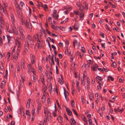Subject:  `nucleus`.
<instances>
[{"label":"nucleus","instance_id":"f257e3e1","mask_svg":"<svg viewBox=\"0 0 125 125\" xmlns=\"http://www.w3.org/2000/svg\"><path fill=\"white\" fill-rule=\"evenodd\" d=\"M26 40L27 43L30 44L31 46L32 47L33 46V41H32V38L29 35H27Z\"/></svg>","mask_w":125,"mask_h":125},{"label":"nucleus","instance_id":"f03ea898","mask_svg":"<svg viewBox=\"0 0 125 125\" xmlns=\"http://www.w3.org/2000/svg\"><path fill=\"white\" fill-rule=\"evenodd\" d=\"M15 6L16 8V10L17 15H18L21 16V15L20 14V12L21 11V10L20 7L19 5H18L17 2H16L15 4Z\"/></svg>","mask_w":125,"mask_h":125},{"label":"nucleus","instance_id":"7ed1b4c3","mask_svg":"<svg viewBox=\"0 0 125 125\" xmlns=\"http://www.w3.org/2000/svg\"><path fill=\"white\" fill-rule=\"evenodd\" d=\"M96 78L99 84L101 85L102 83V80L103 79L101 77L98 76L96 77Z\"/></svg>","mask_w":125,"mask_h":125},{"label":"nucleus","instance_id":"20e7f679","mask_svg":"<svg viewBox=\"0 0 125 125\" xmlns=\"http://www.w3.org/2000/svg\"><path fill=\"white\" fill-rule=\"evenodd\" d=\"M12 30L14 33L16 35H18L19 34L15 26H14L12 27Z\"/></svg>","mask_w":125,"mask_h":125},{"label":"nucleus","instance_id":"39448f33","mask_svg":"<svg viewBox=\"0 0 125 125\" xmlns=\"http://www.w3.org/2000/svg\"><path fill=\"white\" fill-rule=\"evenodd\" d=\"M66 111L68 115L69 116L71 115H72V113L71 111L69 109L67 108H66Z\"/></svg>","mask_w":125,"mask_h":125},{"label":"nucleus","instance_id":"423d86ee","mask_svg":"<svg viewBox=\"0 0 125 125\" xmlns=\"http://www.w3.org/2000/svg\"><path fill=\"white\" fill-rule=\"evenodd\" d=\"M31 23L30 19L29 18H27L26 19L25 23H24V24L25 25L26 27L27 26V25Z\"/></svg>","mask_w":125,"mask_h":125},{"label":"nucleus","instance_id":"0eeeda50","mask_svg":"<svg viewBox=\"0 0 125 125\" xmlns=\"http://www.w3.org/2000/svg\"><path fill=\"white\" fill-rule=\"evenodd\" d=\"M25 61L24 60H23L21 62V67L22 70L25 69Z\"/></svg>","mask_w":125,"mask_h":125},{"label":"nucleus","instance_id":"6e6552de","mask_svg":"<svg viewBox=\"0 0 125 125\" xmlns=\"http://www.w3.org/2000/svg\"><path fill=\"white\" fill-rule=\"evenodd\" d=\"M7 37V38L8 40V44L9 45L10 44V42L11 40V37L9 35H6Z\"/></svg>","mask_w":125,"mask_h":125},{"label":"nucleus","instance_id":"1a4fd4ad","mask_svg":"<svg viewBox=\"0 0 125 125\" xmlns=\"http://www.w3.org/2000/svg\"><path fill=\"white\" fill-rule=\"evenodd\" d=\"M61 77H62V75H61ZM62 80L60 78L58 80V82L61 84H62L63 83V79L62 78Z\"/></svg>","mask_w":125,"mask_h":125},{"label":"nucleus","instance_id":"9d476101","mask_svg":"<svg viewBox=\"0 0 125 125\" xmlns=\"http://www.w3.org/2000/svg\"><path fill=\"white\" fill-rule=\"evenodd\" d=\"M35 58L34 55H32V59L31 60V63L33 64L34 63Z\"/></svg>","mask_w":125,"mask_h":125},{"label":"nucleus","instance_id":"9b49d317","mask_svg":"<svg viewBox=\"0 0 125 125\" xmlns=\"http://www.w3.org/2000/svg\"><path fill=\"white\" fill-rule=\"evenodd\" d=\"M29 44H27L26 43L24 45V47L26 50H28L29 49Z\"/></svg>","mask_w":125,"mask_h":125},{"label":"nucleus","instance_id":"f8f14e48","mask_svg":"<svg viewBox=\"0 0 125 125\" xmlns=\"http://www.w3.org/2000/svg\"><path fill=\"white\" fill-rule=\"evenodd\" d=\"M55 61L57 63V65L59 66V60L58 58H56V57H55Z\"/></svg>","mask_w":125,"mask_h":125},{"label":"nucleus","instance_id":"ddd939ff","mask_svg":"<svg viewBox=\"0 0 125 125\" xmlns=\"http://www.w3.org/2000/svg\"><path fill=\"white\" fill-rule=\"evenodd\" d=\"M71 120L72 121V122H71V124H72V123H73L74 125H76V122L75 121V120L73 118H71Z\"/></svg>","mask_w":125,"mask_h":125},{"label":"nucleus","instance_id":"4468645a","mask_svg":"<svg viewBox=\"0 0 125 125\" xmlns=\"http://www.w3.org/2000/svg\"><path fill=\"white\" fill-rule=\"evenodd\" d=\"M71 104V105L72 107L73 108L75 107V106L74 105V102L73 100V99L72 100Z\"/></svg>","mask_w":125,"mask_h":125},{"label":"nucleus","instance_id":"2eb2a0df","mask_svg":"<svg viewBox=\"0 0 125 125\" xmlns=\"http://www.w3.org/2000/svg\"><path fill=\"white\" fill-rule=\"evenodd\" d=\"M0 23L1 24H4V22L3 21V20L2 17H0Z\"/></svg>","mask_w":125,"mask_h":125},{"label":"nucleus","instance_id":"dca6fc26","mask_svg":"<svg viewBox=\"0 0 125 125\" xmlns=\"http://www.w3.org/2000/svg\"><path fill=\"white\" fill-rule=\"evenodd\" d=\"M116 63L115 62H114L112 64L111 66L114 68H115L116 67Z\"/></svg>","mask_w":125,"mask_h":125},{"label":"nucleus","instance_id":"f3484780","mask_svg":"<svg viewBox=\"0 0 125 125\" xmlns=\"http://www.w3.org/2000/svg\"><path fill=\"white\" fill-rule=\"evenodd\" d=\"M38 69L39 70V73H41L42 71V67L40 66H38Z\"/></svg>","mask_w":125,"mask_h":125},{"label":"nucleus","instance_id":"a211bd4d","mask_svg":"<svg viewBox=\"0 0 125 125\" xmlns=\"http://www.w3.org/2000/svg\"><path fill=\"white\" fill-rule=\"evenodd\" d=\"M33 82L35 83L36 82L37 79L35 77V76L34 75H33Z\"/></svg>","mask_w":125,"mask_h":125},{"label":"nucleus","instance_id":"6ab92c4d","mask_svg":"<svg viewBox=\"0 0 125 125\" xmlns=\"http://www.w3.org/2000/svg\"><path fill=\"white\" fill-rule=\"evenodd\" d=\"M84 67H85L87 69H89L90 67V65L89 63H87L84 66Z\"/></svg>","mask_w":125,"mask_h":125},{"label":"nucleus","instance_id":"aec40b11","mask_svg":"<svg viewBox=\"0 0 125 125\" xmlns=\"http://www.w3.org/2000/svg\"><path fill=\"white\" fill-rule=\"evenodd\" d=\"M68 18H67L64 20H63L62 21H61V22L60 23L62 24L64 22V21L65 22H66L68 21Z\"/></svg>","mask_w":125,"mask_h":125},{"label":"nucleus","instance_id":"412c9836","mask_svg":"<svg viewBox=\"0 0 125 125\" xmlns=\"http://www.w3.org/2000/svg\"><path fill=\"white\" fill-rule=\"evenodd\" d=\"M42 27V26H41ZM40 32L42 33H44V32H45V30L42 27V29L41 30H40Z\"/></svg>","mask_w":125,"mask_h":125},{"label":"nucleus","instance_id":"4be33fe9","mask_svg":"<svg viewBox=\"0 0 125 125\" xmlns=\"http://www.w3.org/2000/svg\"><path fill=\"white\" fill-rule=\"evenodd\" d=\"M79 7V10L81 12L83 10V9H84L82 5L80 7Z\"/></svg>","mask_w":125,"mask_h":125},{"label":"nucleus","instance_id":"5701e85b","mask_svg":"<svg viewBox=\"0 0 125 125\" xmlns=\"http://www.w3.org/2000/svg\"><path fill=\"white\" fill-rule=\"evenodd\" d=\"M41 80L42 83L43 84V85H45V84L44 78V76H43V78H42L41 79Z\"/></svg>","mask_w":125,"mask_h":125},{"label":"nucleus","instance_id":"b1692460","mask_svg":"<svg viewBox=\"0 0 125 125\" xmlns=\"http://www.w3.org/2000/svg\"><path fill=\"white\" fill-rule=\"evenodd\" d=\"M84 14H82V15L81 14L79 15V17L80 19L81 20H83V18L82 19V18L84 17Z\"/></svg>","mask_w":125,"mask_h":125},{"label":"nucleus","instance_id":"393cba45","mask_svg":"<svg viewBox=\"0 0 125 125\" xmlns=\"http://www.w3.org/2000/svg\"><path fill=\"white\" fill-rule=\"evenodd\" d=\"M26 115L31 116V114H30V111L28 110H26Z\"/></svg>","mask_w":125,"mask_h":125},{"label":"nucleus","instance_id":"a878e982","mask_svg":"<svg viewBox=\"0 0 125 125\" xmlns=\"http://www.w3.org/2000/svg\"><path fill=\"white\" fill-rule=\"evenodd\" d=\"M20 32V34L23 33V30H22V28L21 27H19Z\"/></svg>","mask_w":125,"mask_h":125},{"label":"nucleus","instance_id":"bb28decb","mask_svg":"<svg viewBox=\"0 0 125 125\" xmlns=\"http://www.w3.org/2000/svg\"><path fill=\"white\" fill-rule=\"evenodd\" d=\"M98 94L97 93H95V97H97L96 99L95 100V101H97V100H98V99L99 97H98Z\"/></svg>","mask_w":125,"mask_h":125},{"label":"nucleus","instance_id":"cd10ccee","mask_svg":"<svg viewBox=\"0 0 125 125\" xmlns=\"http://www.w3.org/2000/svg\"><path fill=\"white\" fill-rule=\"evenodd\" d=\"M3 45V42L2 38L0 37V45L2 46Z\"/></svg>","mask_w":125,"mask_h":125},{"label":"nucleus","instance_id":"c85d7f7f","mask_svg":"<svg viewBox=\"0 0 125 125\" xmlns=\"http://www.w3.org/2000/svg\"><path fill=\"white\" fill-rule=\"evenodd\" d=\"M66 95H65V94H64V95L65 96V98L66 99V100H67L66 99V97L68 96L69 95V93L67 91H66Z\"/></svg>","mask_w":125,"mask_h":125},{"label":"nucleus","instance_id":"c756f323","mask_svg":"<svg viewBox=\"0 0 125 125\" xmlns=\"http://www.w3.org/2000/svg\"><path fill=\"white\" fill-rule=\"evenodd\" d=\"M76 5L78 7H80L82 5L81 4L79 1H78L76 3Z\"/></svg>","mask_w":125,"mask_h":125},{"label":"nucleus","instance_id":"7c9ffc66","mask_svg":"<svg viewBox=\"0 0 125 125\" xmlns=\"http://www.w3.org/2000/svg\"><path fill=\"white\" fill-rule=\"evenodd\" d=\"M72 110L73 111V112H74V114L77 116H78V114L77 112L75 110L73 109L72 108Z\"/></svg>","mask_w":125,"mask_h":125},{"label":"nucleus","instance_id":"2f4dec72","mask_svg":"<svg viewBox=\"0 0 125 125\" xmlns=\"http://www.w3.org/2000/svg\"><path fill=\"white\" fill-rule=\"evenodd\" d=\"M0 10H2L3 12V11H4V8L2 6H0Z\"/></svg>","mask_w":125,"mask_h":125},{"label":"nucleus","instance_id":"473e14b6","mask_svg":"<svg viewBox=\"0 0 125 125\" xmlns=\"http://www.w3.org/2000/svg\"><path fill=\"white\" fill-rule=\"evenodd\" d=\"M73 46L74 48H75V43H76V44L77 43V41L76 40H74L73 41Z\"/></svg>","mask_w":125,"mask_h":125},{"label":"nucleus","instance_id":"72a5a7b5","mask_svg":"<svg viewBox=\"0 0 125 125\" xmlns=\"http://www.w3.org/2000/svg\"><path fill=\"white\" fill-rule=\"evenodd\" d=\"M81 50L83 52H85V49L83 47H81Z\"/></svg>","mask_w":125,"mask_h":125},{"label":"nucleus","instance_id":"f704fd0d","mask_svg":"<svg viewBox=\"0 0 125 125\" xmlns=\"http://www.w3.org/2000/svg\"><path fill=\"white\" fill-rule=\"evenodd\" d=\"M79 12L78 11H76L75 10L73 11V13L75 14L76 15H79Z\"/></svg>","mask_w":125,"mask_h":125},{"label":"nucleus","instance_id":"c9c22d12","mask_svg":"<svg viewBox=\"0 0 125 125\" xmlns=\"http://www.w3.org/2000/svg\"><path fill=\"white\" fill-rule=\"evenodd\" d=\"M33 37L35 39H36L38 37V34H36L34 35Z\"/></svg>","mask_w":125,"mask_h":125},{"label":"nucleus","instance_id":"e433bc0d","mask_svg":"<svg viewBox=\"0 0 125 125\" xmlns=\"http://www.w3.org/2000/svg\"><path fill=\"white\" fill-rule=\"evenodd\" d=\"M89 120V124L90 125H92L93 124L92 121L91 119H88Z\"/></svg>","mask_w":125,"mask_h":125},{"label":"nucleus","instance_id":"4c0bfd02","mask_svg":"<svg viewBox=\"0 0 125 125\" xmlns=\"http://www.w3.org/2000/svg\"><path fill=\"white\" fill-rule=\"evenodd\" d=\"M41 105L40 104H39L37 106V109L40 110V109H41Z\"/></svg>","mask_w":125,"mask_h":125},{"label":"nucleus","instance_id":"58836bf2","mask_svg":"<svg viewBox=\"0 0 125 125\" xmlns=\"http://www.w3.org/2000/svg\"><path fill=\"white\" fill-rule=\"evenodd\" d=\"M35 111V109L34 108H33L32 109V110L31 111V112L32 113V114L33 115H34V113Z\"/></svg>","mask_w":125,"mask_h":125},{"label":"nucleus","instance_id":"ea45409f","mask_svg":"<svg viewBox=\"0 0 125 125\" xmlns=\"http://www.w3.org/2000/svg\"><path fill=\"white\" fill-rule=\"evenodd\" d=\"M99 35L100 36H101L103 38L104 37V34L103 33H102L101 32L99 34Z\"/></svg>","mask_w":125,"mask_h":125},{"label":"nucleus","instance_id":"a19ab883","mask_svg":"<svg viewBox=\"0 0 125 125\" xmlns=\"http://www.w3.org/2000/svg\"><path fill=\"white\" fill-rule=\"evenodd\" d=\"M108 78H110L111 80L112 81H113L114 80V78L113 77H112L111 76H108Z\"/></svg>","mask_w":125,"mask_h":125},{"label":"nucleus","instance_id":"79ce46f5","mask_svg":"<svg viewBox=\"0 0 125 125\" xmlns=\"http://www.w3.org/2000/svg\"><path fill=\"white\" fill-rule=\"evenodd\" d=\"M73 28L75 30H77L78 29V28L74 25V26H73Z\"/></svg>","mask_w":125,"mask_h":125},{"label":"nucleus","instance_id":"37998d69","mask_svg":"<svg viewBox=\"0 0 125 125\" xmlns=\"http://www.w3.org/2000/svg\"><path fill=\"white\" fill-rule=\"evenodd\" d=\"M42 101L43 103H44L46 99L45 97H42Z\"/></svg>","mask_w":125,"mask_h":125},{"label":"nucleus","instance_id":"c03bdc74","mask_svg":"<svg viewBox=\"0 0 125 125\" xmlns=\"http://www.w3.org/2000/svg\"><path fill=\"white\" fill-rule=\"evenodd\" d=\"M3 4V5L4 6L5 8H6L7 6V3H5L3 1L2 2Z\"/></svg>","mask_w":125,"mask_h":125},{"label":"nucleus","instance_id":"a18cd8bd","mask_svg":"<svg viewBox=\"0 0 125 125\" xmlns=\"http://www.w3.org/2000/svg\"><path fill=\"white\" fill-rule=\"evenodd\" d=\"M12 16H11V21L12 22H14L15 21V19L13 16V15Z\"/></svg>","mask_w":125,"mask_h":125},{"label":"nucleus","instance_id":"49530a36","mask_svg":"<svg viewBox=\"0 0 125 125\" xmlns=\"http://www.w3.org/2000/svg\"><path fill=\"white\" fill-rule=\"evenodd\" d=\"M16 66H17V71H20V67L19 66V64H18Z\"/></svg>","mask_w":125,"mask_h":125},{"label":"nucleus","instance_id":"de8ad7c7","mask_svg":"<svg viewBox=\"0 0 125 125\" xmlns=\"http://www.w3.org/2000/svg\"><path fill=\"white\" fill-rule=\"evenodd\" d=\"M58 117L60 118V119L61 120V121L62 122L63 120V118L60 115L58 116Z\"/></svg>","mask_w":125,"mask_h":125},{"label":"nucleus","instance_id":"09e8293b","mask_svg":"<svg viewBox=\"0 0 125 125\" xmlns=\"http://www.w3.org/2000/svg\"><path fill=\"white\" fill-rule=\"evenodd\" d=\"M83 120L85 122H87V120L86 117L84 116L83 118Z\"/></svg>","mask_w":125,"mask_h":125},{"label":"nucleus","instance_id":"8fccbe9b","mask_svg":"<svg viewBox=\"0 0 125 125\" xmlns=\"http://www.w3.org/2000/svg\"><path fill=\"white\" fill-rule=\"evenodd\" d=\"M21 22H22V25H23L24 23H25L24 22V20L23 18L21 17Z\"/></svg>","mask_w":125,"mask_h":125},{"label":"nucleus","instance_id":"3c124183","mask_svg":"<svg viewBox=\"0 0 125 125\" xmlns=\"http://www.w3.org/2000/svg\"><path fill=\"white\" fill-rule=\"evenodd\" d=\"M46 31L47 33L49 35H50L51 34V33L48 30H46Z\"/></svg>","mask_w":125,"mask_h":125},{"label":"nucleus","instance_id":"603ef678","mask_svg":"<svg viewBox=\"0 0 125 125\" xmlns=\"http://www.w3.org/2000/svg\"><path fill=\"white\" fill-rule=\"evenodd\" d=\"M7 55L8 56H7V59H8L10 58V52H8Z\"/></svg>","mask_w":125,"mask_h":125},{"label":"nucleus","instance_id":"864d4df0","mask_svg":"<svg viewBox=\"0 0 125 125\" xmlns=\"http://www.w3.org/2000/svg\"><path fill=\"white\" fill-rule=\"evenodd\" d=\"M56 112H52V115L54 117L56 116H57V115L56 114Z\"/></svg>","mask_w":125,"mask_h":125},{"label":"nucleus","instance_id":"5fc2aeb1","mask_svg":"<svg viewBox=\"0 0 125 125\" xmlns=\"http://www.w3.org/2000/svg\"><path fill=\"white\" fill-rule=\"evenodd\" d=\"M44 113L45 114H46L47 113H48L47 110V108H46V109H44Z\"/></svg>","mask_w":125,"mask_h":125},{"label":"nucleus","instance_id":"6e6d98bb","mask_svg":"<svg viewBox=\"0 0 125 125\" xmlns=\"http://www.w3.org/2000/svg\"><path fill=\"white\" fill-rule=\"evenodd\" d=\"M52 48L53 49V50L54 51L56 50V47L53 45H51Z\"/></svg>","mask_w":125,"mask_h":125},{"label":"nucleus","instance_id":"4d7b16f0","mask_svg":"<svg viewBox=\"0 0 125 125\" xmlns=\"http://www.w3.org/2000/svg\"><path fill=\"white\" fill-rule=\"evenodd\" d=\"M56 73L57 74H58L59 73V72L58 71V68L57 66H56Z\"/></svg>","mask_w":125,"mask_h":125},{"label":"nucleus","instance_id":"13d9d810","mask_svg":"<svg viewBox=\"0 0 125 125\" xmlns=\"http://www.w3.org/2000/svg\"><path fill=\"white\" fill-rule=\"evenodd\" d=\"M64 117L66 118V119L67 120H68V121H69V120L68 119V118H67L66 114L64 113Z\"/></svg>","mask_w":125,"mask_h":125},{"label":"nucleus","instance_id":"bf43d9fd","mask_svg":"<svg viewBox=\"0 0 125 125\" xmlns=\"http://www.w3.org/2000/svg\"><path fill=\"white\" fill-rule=\"evenodd\" d=\"M83 54L82 53H79V56L80 57V58L81 59H82L83 57Z\"/></svg>","mask_w":125,"mask_h":125},{"label":"nucleus","instance_id":"052dcab7","mask_svg":"<svg viewBox=\"0 0 125 125\" xmlns=\"http://www.w3.org/2000/svg\"><path fill=\"white\" fill-rule=\"evenodd\" d=\"M58 28L59 29H60L62 31H63V29H64L63 28V27H62V26H59Z\"/></svg>","mask_w":125,"mask_h":125},{"label":"nucleus","instance_id":"680f3d73","mask_svg":"<svg viewBox=\"0 0 125 125\" xmlns=\"http://www.w3.org/2000/svg\"><path fill=\"white\" fill-rule=\"evenodd\" d=\"M88 52L89 53L90 55L92 54L93 53L92 51L91 50H89L88 51Z\"/></svg>","mask_w":125,"mask_h":125},{"label":"nucleus","instance_id":"e2e57ef3","mask_svg":"<svg viewBox=\"0 0 125 125\" xmlns=\"http://www.w3.org/2000/svg\"><path fill=\"white\" fill-rule=\"evenodd\" d=\"M63 65L64 68H66L67 66V64L65 62H64Z\"/></svg>","mask_w":125,"mask_h":125},{"label":"nucleus","instance_id":"0e129e2a","mask_svg":"<svg viewBox=\"0 0 125 125\" xmlns=\"http://www.w3.org/2000/svg\"><path fill=\"white\" fill-rule=\"evenodd\" d=\"M44 9L45 10L46 9H47L48 8V6L47 5L45 4L44 5V7H43Z\"/></svg>","mask_w":125,"mask_h":125},{"label":"nucleus","instance_id":"69168bd1","mask_svg":"<svg viewBox=\"0 0 125 125\" xmlns=\"http://www.w3.org/2000/svg\"><path fill=\"white\" fill-rule=\"evenodd\" d=\"M89 78H87V83H88L87 84H89L90 83V82L89 81Z\"/></svg>","mask_w":125,"mask_h":125},{"label":"nucleus","instance_id":"338daca9","mask_svg":"<svg viewBox=\"0 0 125 125\" xmlns=\"http://www.w3.org/2000/svg\"><path fill=\"white\" fill-rule=\"evenodd\" d=\"M90 99L91 100H93V97L92 96L90 95L89 96Z\"/></svg>","mask_w":125,"mask_h":125},{"label":"nucleus","instance_id":"774afa93","mask_svg":"<svg viewBox=\"0 0 125 125\" xmlns=\"http://www.w3.org/2000/svg\"><path fill=\"white\" fill-rule=\"evenodd\" d=\"M58 56L60 57V58L61 59L62 58V55L61 54L59 53L58 54Z\"/></svg>","mask_w":125,"mask_h":125}]
</instances>
